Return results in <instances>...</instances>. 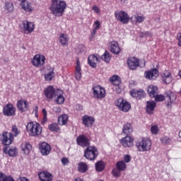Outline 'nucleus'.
<instances>
[{
  "instance_id": "42",
  "label": "nucleus",
  "mask_w": 181,
  "mask_h": 181,
  "mask_svg": "<svg viewBox=\"0 0 181 181\" xmlns=\"http://www.w3.org/2000/svg\"><path fill=\"white\" fill-rule=\"evenodd\" d=\"M160 141H161L163 145H170V144L172 143V139H170V137H169L168 136H163L160 139Z\"/></svg>"
},
{
  "instance_id": "45",
  "label": "nucleus",
  "mask_w": 181,
  "mask_h": 181,
  "mask_svg": "<svg viewBox=\"0 0 181 181\" xmlns=\"http://www.w3.org/2000/svg\"><path fill=\"white\" fill-rule=\"evenodd\" d=\"M11 132L13 134V137H15L21 134V130L18 128V126L14 124L11 127Z\"/></svg>"
},
{
  "instance_id": "2",
  "label": "nucleus",
  "mask_w": 181,
  "mask_h": 181,
  "mask_svg": "<svg viewBox=\"0 0 181 181\" xmlns=\"http://www.w3.org/2000/svg\"><path fill=\"white\" fill-rule=\"evenodd\" d=\"M66 8H67V4L64 1L52 0L49 9L54 16H62L64 11H66Z\"/></svg>"
},
{
  "instance_id": "26",
  "label": "nucleus",
  "mask_w": 181,
  "mask_h": 181,
  "mask_svg": "<svg viewBox=\"0 0 181 181\" xmlns=\"http://www.w3.org/2000/svg\"><path fill=\"white\" fill-rule=\"evenodd\" d=\"M4 153H8L11 158H13L18 155V148L16 147H11L8 150V147L5 146L3 148Z\"/></svg>"
},
{
  "instance_id": "8",
  "label": "nucleus",
  "mask_w": 181,
  "mask_h": 181,
  "mask_svg": "<svg viewBox=\"0 0 181 181\" xmlns=\"http://www.w3.org/2000/svg\"><path fill=\"white\" fill-rule=\"evenodd\" d=\"M115 105L118 107L120 111L123 112H128L131 110V104L124 98H119L115 102Z\"/></svg>"
},
{
  "instance_id": "11",
  "label": "nucleus",
  "mask_w": 181,
  "mask_h": 181,
  "mask_svg": "<svg viewBox=\"0 0 181 181\" xmlns=\"http://www.w3.org/2000/svg\"><path fill=\"white\" fill-rule=\"evenodd\" d=\"M76 144L82 148H88L90 146V140L86 135H79L76 138Z\"/></svg>"
},
{
  "instance_id": "24",
  "label": "nucleus",
  "mask_w": 181,
  "mask_h": 181,
  "mask_svg": "<svg viewBox=\"0 0 181 181\" xmlns=\"http://www.w3.org/2000/svg\"><path fill=\"white\" fill-rule=\"evenodd\" d=\"M161 77L165 84H170L172 83V81L173 80V77H172V74H170V72L168 71H164L161 74Z\"/></svg>"
},
{
  "instance_id": "27",
  "label": "nucleus",
  "mask_w": 181,
  "mask_h": 181,
  "mask_svg": "<svg viewBox=\"0 0 181 181\" xmlns=\"http://www.w3.org/2000/svg\"><path fill=\"white\" fill-rule=\"evenodd\" d=\"M75 78L76 80L81 79V65H80V59H76V66L75 68Z\"/></svg>"
},
{
  "instance_id": "39",
  "label": "nucleus",
  "mask_w": 181,
  "mask_h": 181,
  "mask_svg": "<svg viewBox=\"0 0 181 181\" xmlns=\"http://www.w3.org/2000/svg\"><path fill=\"white\" fill-rule=\"evenodd\" d=\"M110 81L114 85V86H119L121 84V81H119V76L117 75H114L110 78Z\"/></svg>"
},
{
  "instance_id": "61",
  "label": "nucleus",
  "mask_w": 181,
  "mask_h": 181,
  "mask_svg": "<svg viewBox=\"0 0 181 181\" xmlns=\"http://www.w3.org/2000/svg\"><path fill=\"white\" fill-rule=\"evenodd\" d=\"M21 2H25L26 0H19Z\"/></svg>"
},
{
  "instance_id": "29",
  "label": "nucleus",
  "mask_w": 181,
  "mask_h": 181,
  "mask_svg": "<svg viewBox=\"0 0 181 181\" xmlns=\"http://www.w3.org/2000/svg\"><path fill=\"white\" fill-rule=\"evenodd\" d=\"M21 149L25 155H29L32 151V144L29 142H23L21 144Z\"/></svg>"
},
{
  "instance_id": "21",
  "label": "nucleus",
  "mask_w": 181,
  "mask_h": 181,
  "mask_svg": "<svg viewBox=\"0 0 181 181\" xmlns=\"http://www.w3.org/2000/svg\"><path fill=\"white\" fill-rule=\"evenodd\" d=\"M100 62V58L98 57V55L94 54H90L88 57V64L90 67H93V69H95L97 67V62Z\"/></svg>"
},
{
  "instance_id": "52",
  "label": "nucleus",
  "mask_w": 181,
  "mask_h": 181,
  "mask_svg": "<svg viewBox=\"0 0 181 181\" xmlns=\"http://www.w3.org/2000/svg\"><path fill=\"white\" fill-rule=\"evenodd\" d=\"M92 11H93V12L95 13H97L98 15L100 13V12H101V11L100 10V8L97 6H93L92 7Z\"/></svg>"
},
{
  "instance_id": "38",
  "label": "nucleus",
  "mask_w": 181,
  "mask_h": 181,
  "mask_svg": "<svg viewBox=\"0 0 181 181\" xmlns=\"http://www.w3.org/2000/svg\"><path fill=\"white\" fill-rule=\"evenodd\" d=\"M116 168L121 172H124V170L127 169V164L125 163V162H124V160H120L117 162Z\"/></svg>"
},
{
  "instance_id": "50",
  "label": "nucleus",
  "mask_w": 181,
  "mask_h": 181,
  "mask_svg": "<svg viewBox=\"0 0 181 181\" xmlns=\"http://www.w3.org/2000/svg\"><path fill=\"white\" fill-rule=\"evenodd\" d=\"M142 35H140V37H152L153 35L152 33L149 32V31H146L144 33H141Z\"/></svg>"
},
{
  "instance_id": "48",
  "label": "nucleus",
  "mask_w": 181,
  "mask_h": 181,
  "mask_svg": "<svg viewBox=\"0 0 181 181\" xmlns=\"http://www.w3.org/2000/svg\"><path fill=\"white\" fill-rule=\"evenodd\" d=\"M151 134L153 135H157L158 132H159V128L157 125H153L151 127Z\"/></svg>"
},
{
  "instance_id": "18",
  "label": "nucleus",
  "mask_w": 181,
  "mask_h": 181,
  "mask_svg": "<svg viewBox=\"0 0 181 181\" xmlns=\"http://www.w3.org/2000/svg\"><path fill=\"white\" fill-rule=\"evenodd\" d=\"M17 108L21 112H26L29 110V103L25 100H19L17 101Z\"/></svg>"
},
{
  "instance_id": "62",
  "label": "nucleus",
  "mask_w": 181,
  "mask_h": 181,
  "mask_svg": "<svg viewBox=\"0 0 181 181\" xmlns=\"http://www.w3.org/2000/svg\"><path fill=\"white\" fill-rule=\"evenodd\" d=\"M121 1H125V0H121Z\"/></svg>"
},
{
  "instance_id": "4",
  "label": "nucleus",
  "mask_w": 181,
  "mask_h": 181,
  "mask_svg": "<svg viewBox=\"0 0 181 181\" xmlns=\"http://www.w3.org/2000/svg\"><path fill=\"white\" fill-rule=\"evenodd\" d=\"M27 132L30 136H39L42 134V127L36 122H30L26 125Z\"/></svg>"
},
{
  "instance_id": "23",
  "label": "nucleus",
  "mask_w": 181,
  "mask_h": 181,
  "mask_svg": "<svg viewBox=\"0 0 181 181\" xmlns=\"http://www.w3.org/2000/svg\"><path fill=\"white\" fill-rule=\"evenodd\" d=\"M38 177L41 181H52L53 175L47 171H42L38 174Z\"/></svg>"
},
{
  "instance_id": "5",
  "label": "nucleus",
  "mask_w": 181,
  "mask_h": 181,
  "mask_svg": "<svg viewBox=\"0 0 181 181\" xmlns=\"http://www.w3.org/2000/svg\"><path fill=\"white\" fill-rule=\"evenodd\" d=\"M84 158L88 160H95L98 158V148L89 146L84 150Z\"/></svg>"
},
{
  "instance_id": "3",
  "label": "nucleus",
  "mask_w": 181,
  "mask_h": 181,
  "mask_svg": "<svg viewBox=\"0 0 181 181\" xmlns=\"http://www.w3.org/2000/svg\"><path fill=\"white\" fill-rule=\"evenodd\" d=\"M139 152H149L152 149V141L147 137H143L136 143Z\"/></svg>"
},
{
  "instance_id": "28",
  "label": "nucleus",
  "mask_w": 181,
  "mask_h": 181,
  "mask_svg": "<svg viewBox=\"0 0 181 181\" xmlns=\"http://www.w3.org/2000/svg\"><path fill=\"white\" fill-rule=\"evenodd\" d=\"M159 88L158 86H155L153 85H150L147 88V93L151 98H153L157 94Z\"/></svg>"
},
{
  "instance_id": "37",
  "label": "nucleus",
  "mask_w": 181,
  "mask_h": 181,
  "mask_svg": "<svg viewBox=\"0 0 181 181\" xmlns=\"http://www.w3.org/2000/svg\"><path fill=\"white\" fill-rule=\"evenodd\" d=\"M101 59L103 62H105V63H110V62H111V54L107 50H105L101 56Z\"/></svg>"
},
{
  "instance_id": "53",
  "label": "nucleus",
  "mask_w": 181,
  "mask_h": 181,
  "mask_svg": "<svg viewBox=\"0 0 181 181\" xmlns=\"http://www.w3.org/2000/svg\"><path fill=\"white\" fill-rule=\"evenodd\" d=\"M124 161L126 163H129V162H131V156L129 155H125L124 156Z\"/></svg>"
},
{
  "instance_id": "41",
  "label": "nucleus",
  "mask_w": 181,
  "mask_h": 181,
  "mask_svg": "<svg viewBox=\"0 0 181 181\" xmlns=\"http://www.w3.org/2000/svg\"><path fill=\"white\" fill-rule=\"evenodd\" d=\"M0 181H15V180L12 177L8 176L0 171Z\"/></svg>"
},
{
  "instance_id": "46",
  "label": "nucleus",
  "mask_w": 181,
  "mask_h": 181,
  "mask_svg": "<svg viewBox=\"0 0 181 181\" xmlns=\"http://www.w3.org/2000/svg\"><path fill=\"white\" fill-rule=\"evenodd\" d=\"M112 175L114 176V177H119L121 176V170H119L118 168H114L112 170Z\"/></svg>"
},
{
  "instance_id": "32",
  "label": "nucleus",
  "mask_w": 181,
  "mask_h": 181,
  "mask_svg": "<svg viewBox=\"0 0 181 181\" xmlns=\"http://www.w3.org/2000/svg\"><path fill=\"white\" fill-rule=\"evenodd\" d=\"M22 9L25 12H32L33 7H32V3L21 1Z\"/></svg>"
},
{
  "instance_id": "9",
  "label": "nucleus",
  "mask_w": 181,
  "mask_h": 181,
  "mask_svg": "<svg viewBox=\"0 0 181 181\" xmlns=\"http://www.w3.org/2000/svg\"><path fill=\"white\" fill-rule=\"evenodd\" d=\"M46 62V57L42 54H35L32 59V64L35 66V67H42V66L45 65V62Z\"/></svg>"
},
{
  "instance_id": "12",
  "label": "nucleus",
  "mask_w": 181,
  "mask_h": 181,
  "mask_svg": "<svg viewBox=\"0 0 181 181\" xmlns=\"http://www.w3.org/2000/svg\"><path fill=\"white\" fill-rule=\"evenodd\" d=\"M2 139H1V142L3 144V145H11V144H12V142H13L14 140V137H13V134H12L11 132H4L2 134Z\"/></svg>"
},
{
  "instance_id": "20",
  "label": "nucleus",
  "mask_w": 181,
  "mask_h": 181,
  "mask_svg": "<svg viewBox=\"0 0 181 181\" xmlns=\"http://www.w3.org/2000/svg\"><path fill=\"white\" fill-rule=\"evenodd\" d=\"M82 122L86 128H88L89 127H93L94 122H95V119L93 117L86 115L82 117Z\"/></svg>"
},
{
  "instance_id": "47",
  "label": "nucleus",
  "mask_w": 181,
  "mask_h": 181,
  "mask_svg": "<svg viewBox=\"0 0 181 181\" xmlns=\"http://www.w3.org/2000/svg\"><path fill=\"white\" fill-rule=\"evenodd\" d=\"M153 98H155V101L156 103H160V101H165V96L163 95H158L157 93Z\"/></svg>"
},
{
  "instance_id": "49",
  "label": "nucleus",
  "mask_w": 181,
  "mask_h": 181,
  "mask_svg": "<svg viewBox=\"0 0 181 181\" xmlns=\"http://www.w3.org/2000/svg\"><path fill=\"white\" fill-rule=\"evenodd\" d=\"M6 9L8 12H13V4L12 3L6 4Z\"/></svg>"
},
{
  "instance_id": "57",
  "label": "nucleus",
  "mask_w": 181,
  "mask_h": 181,
  "mask_svg": "<svg viewBox=\"0 0 181 181\" xmlns=\"http://www.w3.org/2000/svg\"><path fill=\"white\" fill-rule=\"evenodd\" d=\"M177 40H178V46L181 47V33L177 34Z\"/></svg>"
},
{
  "instance_id": "55",
  "label": "nucleus",
  "mask_w": 181,
  "mask_h": 181,
  "mask_svg": "<svg viewBox=\"0 0 181 181\" xmlns=\"http://www.w3.org/2000/svg\"><path fill=\"white\" fill-rule=\"evenodd\" d=\"M54 112H56V114H60L62 112V109L59 106L54 107L53 108Z\"/></svg>"
},
{
  "instance_id": "1",
  "label": "nucleus",
  "mask_w": 181,
  "mask_h": 181,
  "mask_svg": "<svg viewBox=\"0 0 181 181\" xmlns=\"http://www.w3.org/2000/svg\"><path fill=\"white\" fill-rule=\"evenodd\" d=\"M43 93L47 101H52V100H54L56 104H59V105L64 104L65 99L63 95V90L54 88V87L49 86L44 89Z\"/></svg>"
},
{
  "instance_id": "58",
  "label": "nucleus",
  "mask_w": 181,
  "mask_h": 181,
  "mask_svg": "<svg viewBox=\"0 0 181 181\" xmlns=\"http://www.w3.org/2000/svg\"><path fill=\"white\" fill-rule=\"evenodd\" d=\"M16 181H30L26 177H20Z\"/></svg>"
},
{
  "instance_id": "30",
  "label": "nucleus",
  "mask_w": 181,
  "mask_h": 181,
  "mask_svg": "<svg viewBox=\"0 0 181 181\" xmlns=\"http://www.w3.org/2000/svg\"><path fill=\"white\" fill-rule=\"evenodd\" d=\"M123 134H125V135L129 136L134 132V129H132V124L131 123H127L123 127Z\"/></svg>"
},
{
  "instance_id": "6",
  "label": "nucleus",
  "mask_w": 181,
  "mask_h": 181,
  "mask_svg": "<svg viewBox=\"0 0 181 181\" xmlns=\"http://www.w3.org/2000/svg\"><path fill=\"white\" fill-rule=\"evenodd\" d=\"M115 17L117 22H120L123 25H127L129 23V15L124 11H117L115 12Z\"/></svg>"
},
{
  "instance_id": "40",
  "label": "nucleus",
  "mask_w": 181,
  "mask_h": 181,
  "mask_svg": "<svg viewBox=\"0 0 181 181\" xmlns=\"http://www.w3.org/2000/svg\"><path fill=\"white\" fill-rule=\"evenodd\" d=\"M45 81H52L54 78V71L53 70L49 71L44 75Z\"/></svg>"
},
{
  "instance_id": "33",
  "label": "nucleus",
  "mask_w": 181,
  "mask_h": 181,
  "mask_svg": "<svg viewBox=\"0 0 181 181\" xmlns=\"http://www.w3.org/2000/svg\"><path fill=\"white\" fill-rule=\"evenodd\" d=\"M78 170L80 172V173H86V172L88 170V165H87L86 163L80 162L78 164Z\"/></svg>"
},
{
  "instance_id": "13",
  "label": "nucleus",
  "mask_w": 181,
  "mask_h": 181,
  "mask_svg": "<svg viewBox=\"0 0 181 181\" xmlns=\"http://www.w3.org/2000/svg\"><path fill=\"white\" fill-rule=\"evenodd\" d=\"M40 151L43 156H47L52 151V146L47 142H42L39 144Z\"/></svg>"
},
{
  "instance_id": "15",
  "label": "nucleus",
  "mask_w": 181,
  "mask_h": 181,
  "mask_svg": "<svg viewBox=\"0 0 181 181\" xmlns=\"http://www.w3.org/2000/svg\"><path fill=\"white\" fill-rule=\"evenodd\" d=\"M127 63L130 70H136L139 66V59L136 57H131L128 58Z\"/></svg>"
},
{
  "instance_id": "31",
  "label": "nucleus",
  "mask_w": 181,
  "mask_h": 181,
  "mask_svg": "<svg viewBox=\"0 0 181 181\" xmlns=\"http://www.w3.org/2000/svg\"><path fill=\"white\" fill-rule=\"evenodd\" d=\"M67 122H69V115H62L58 117L59 125H66Z\"/></svg>"
},
{
  "instance_id": "54",
  "label": "nucleus",
  "mask_w": 181,
  "mask_h": 181,
  "mask_svg": "<svg viewBox=\"0 0 181 181\" xmlns=\"http://www.w3.org/2000/svg\"><path fill=\"white\" fill-rule=\"evenodd\" d=\"M93 25H95L94 28L98 30L101 27V23H100V22L98 21H95Z\"/></svg>"
},
{
  "instance_id": "60",
  "label": "nucleus",
  "mask_w": 181,
  "mask_h": 181,
  "mask_svg": "<svg viewBox=\"0 0 181 181\" xmlns=\"http://www.w3.org/2000/svg\"><path fill=\"white\" fill-rule=\"evenodd\" d=\"M76 108L78 110H83V106H81L80 104L76 105Z\"/></svg>"
},
{
  "instance_id": "51",
  "label": "nucleus",
  "mask_w": 181,
  "mask_h": 181,
  "mask_svg": "<svg viewBox=\"0 0 181 181\" xmlns=\"http://www.w3.org/2000/svg\"><path fill=\"white\" fill-rule=\"evenodd\" d=\"M61 162H62V165H64V166H66V165H69L70 163V161L69 160V158H62L61 160Z\"/></svg>"
},
{
  "instance_id": "59",
  "label": "nucleus",
  "mask_w": 181,
  "mask_h": 181,
  "mask_svg": "<svg viewBox=\"0 0 181 181\" xmlns=\"http://www.w3.org/2000/svg\"><path fill=\"white\" fill-rule=\"evenodd\" d=\"M97 29H95V28H93V30H92V32H91V36H92V37H94V36H95V33H97Z\"/></svg>"
},
{
  "instance_id": "56",
  "label": "nucleus",
  "mask_w": 181,
  "mask_h": 181,
  "mask_svg": "<svg viewBox=\"0 0 181 181\" xmlns=\"http://www.w3.org/2000/svg\"><path fill=\"white\" fill-rule=\"evenodd\" d=\"M42 114H43V120L47 121V111H46V109H42Z\"/></svg>"
},
{
  "instance_id": "10",
  "label": "nucleus",
  "mask_w": 181,
  "mask_h": 181,
  "mask_svg": "<svg viewBox=\"0 0 181 181\" xmlns=\"http://www.w3.org/2000/svg\"><path fill=\"white\" fill-rule=\"evenodd\" d=\"M3 114L5 117H14L16 115V107L12 103H8L3 108Z\"/></svg>"
},
{
  "instance_id": "36",
  "label": "nucleus",
  "mask_w": 181,
  "mask_h": 181,
  "mask_svg": "<svg viewBox=\"0 0 181 181\" xmlns=\"http://www.w3.org/2000/svg\"><path fill=\"white\" fill-rule=\"evenodd\" d=\"M59 42L62 46H67L69 45V38L66 34H60Z\"/></svg>"
},
{
  "instance_id": "14",
  "label": "nucleus",
  "mask_w": 181,
  "mask_h": 181,
  "mask_svg": "<svg viewBox=\"0 0 181 181\" xmlns=\"http://www.w3.org/2000/svg\"><path fill=\"white\" fill-rule=\"evenodd\" d=\"M159 76V71L157 69H152L144 73V76L147 80H156Z\"/></svg>"
},
{
  "instance_id": "43",
  "label": "nucleus",
  "mask_w": 181,
  "mask_h": 181,
  "mask_svg": "<svg viewBox=\"0 0 181 181\" xmlns=\"http://www.w3.org/2000/svg\"><path fill=\"white\" fill-rule=\"evenodd\" d=\"M173 93H172L171 91L165 93L166 98H168V103H167V107H172V104H173L172 95H173Z\"/></svg>"
},
{
  "instance_id": "19",
  "label": "nucleus",
  "mask_w": 181,
  "mask_h": 181,
  "mask_svg": "<svg viewBox=\"0 0 181 181\" xmlns=\"http://www.w3.org/2000/svg\"><path fill=\"white\" fill-rule=\"evenodd\" d=\"M120 144L124 148H132V146H134V138L127 136L120 140Z\"/></svg>"
},
{
  "instance_id": "22",
  "label": "nucleus",
  "mask_w": 181,
  "mask_h": 181,
  "mask_svg": "<svg viewBox=\"0 0 181 181\" xmlns=\"http://www.w3.org/2000/svg\"><path fill=\"white\" fill-rule=\"evenodd\" d=\"M156 108V103L153 100H148L146 102V111L148 115H153V111Z\"/></svg>"
},
{
  "instance_id": "7",
  "label": "nucleus",
  "mask_w": 181,
  "mask_h": 181,
  "mask_svg": "<svg viewBox=\"0 0 181 181\" xmlns=\"http://www.w3.org/2000/svg\"><path fill=\"white\" fill-rule=\"evenodd\" d=\"M93 94L94 98H97L98 100H103V98H105V88L100 85L95 86L93 88Z\"/></svg>"
},
{
  "instance_id": "16",
  "label": "nucleus",
  "mask_w": 181,
  "mask_h": 181,
  "mask_svg": "<svg viewBox=\"0 0 181 181\" xmlns=\"http://www.w3.org/2000/svg\"><path fill=\"white\" fill-rule=\"evenodd\" d=\"M23 30L25 35H29V33H32V32L35 30V24L32 22L25 21H23Z\"/></svg>"
},
{
  "instance_id": "25",
  "label": "nucleus",
  "mask_w": 181,
  "mask_h": 181,
  "mask_svg": "<svg viewBox=\"0 0 181 181\" xmlns=\"http://www.w3.org/2000/svg\"><path fill=\"white\" fill-rule=\"evenodd\" d=\"M130 95L132 97H134V98H136L137 100H142V98L145 97V92L142 90H136L133 89L130 92Z\"/></svg>"
},
{
  "instance_id": "44",
  "label": "nucleus",
  "mask_w": 181,
  "mask_h": 181,
  "mask_svg": "<svg viewBox=\"0 0 181 181\" xmlns=\"http://www.w3.org/2000/svg\"><path fill=\"white\" fill-rule=\"evenodd\" d=\"M134 18L136 21V23H142V22H144V21H145V17L144 16V15H139V13H136L134 16Z\"/></svg>"
},
{
  "instance_id": "17",
  "label": "nucleus",
  "mask_w": 181,
  "mask_h": 181,
  "mask_svg": "<svg viewBox=\"0 0 181 181\" xmlns=\"http://www.w3.org/2000/svg\"><path fill=\"white\" fill-rule=\"evenodd\" d=\"M109 50L113 54H119L121 53V47H119V44L117 41H112L109 45Z\"/></svg>"
},
{
  "instance_id": "34",
  "label": "nucleus",
  "mask_w": 181,
  "mask_h": 181,
  "mask_svg": "<svg viewBox=\"0 0 181 181\" xmlns=\"http://www.w3.org/2000/svg\"><path fill=\"white\" fill-rule=\"evenodd\" d=\"M48 129L51 131V132H60L62 129L57 123H52L48 125Z\"/></svg>"
},
{
  "instance_id": "35",
  "label": "nucleus",
  "mask_w": 181,
  "mask_h": 181,
  "mask_svg": "<svg viewBox=\"0 0 181 181\" xmlns=\"http://www.w3.org/2000/svg\"><path fill=\"white\" fill-rule=\"evenodd\" d=\"M95 168L96 172H103V170L105 169V165H104V161L100 160L96 162V163L95 164Z\"/></svg>"
}]
</instances>
